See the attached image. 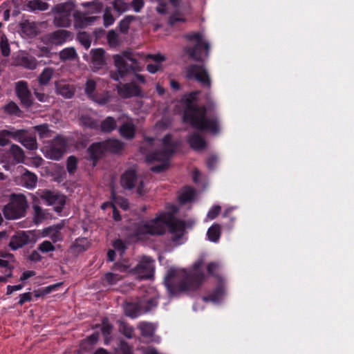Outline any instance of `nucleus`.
<instances>
[{
	"label": "nucleus",
	"mask_w": 354,
	"mask_h": 354,
	"mask_svg": "<svg viewBox=\"0 0 354 354\" xmlns=\"http://www.w3.org/2000/svg\"><path fill=\"white\" fill-rule=\"evenodd\" d=\"M31 300V295L30 292H25L19 296V304L20 305H23L26 301H30Z\"/></svg>",
	"instance_id": "62"
},
{
	"label": "nucleus",
	"mask_w": 354,
	"mask_h": 354,
	"mask_svg": "<svg viewBox=\"0 0 354 354\" xmlns=\"http://www.w3.org/2000/svg\"><path fill=\"white\" fill-rule=\"evenodd\" d=\"M26 207L27 201L24 195H13L10 202L3 208L4 216L7 219H17L23 217Z\"/></svg>",
	"instance_id": "7"
},
{
	"label": "nucleus",
	"mask_w": 354,
	"mask_h": 354,
	"mask_svg": "<svg viewBox=\"0 0 354 354\" xmlns=\"http://www.w3.org/2000/svg\"><path fill=\"white\" fill-rule=\"evenodd\" d=\"M104 151H106L104 142L93 143L88 149L89 159L94 162V165H95L96 160L101 157Z\"/></svg>",
	"instance_id": "22"
},
{
	"label": "nucleus",
	"mask_w": 354,
	"mask_h": 354,
	"mask_svg": "<svg viewBox=\"0 0 354 354\" xmlns=\"http://www.w3.org/2000/svg\"><path fill=\"white\" fill-rule=\"evenodd\" d=\"M157 304L155 297L144 299L136 304H126L124 306V310L127 316L134 318L138 317L143 310L145 312L151 310L157 306Z\"/></svg>",
	"instance_id": "12"
},
{
	"label": "nucleus",
	"mask_w": 354,
	"mask_h": 354,
	"mask_svg": "<svg viewBox=\"0 0 354 354\" xmlns=\"http://www.w3.org/2000/svg\"><path fill=\"white\" fill-rule=\"evenodd\" d=\"M3 259H0V267L10 268V263L13 261V256L10 254H6L3 257ZM11 275L10 269H8V277Z\"/></svg>",
	"instance_id": "49"
},
{
	"label": "nucleus",
	"mask_w": 354,
	"mask_h": 354,
	"mask_svg": "<svg viewBox=\"0 0 354 354\" xmlns=\"http://www.w3.org/2000/svg\"><path fill=\"white\" fill-rule=\"evenodd\" d=\"M54 74V70L52 68H45L38 77V81L40 85H46L51 80Z\"/></svg>",
	"instance_id": "32"
},
{
	"label": "nucleus",
	"mask_w": 354,
	"mask_h": 354,
	"mask_svg": "<svg viewBox=\"0 0 354 354\" xmlns=\"http://www.w3.org/2000/svg\"><path fill=\"white\" fill-rule=\"evenodd\" d=\"M77 39L82 45L84 46L86 49L91 46V39L90 36L85 32L79 33L77 35Z\"/></svg>",
	"instance_id": "46"
},
{
	"label": "nucleus",
	"mask_w": 354,
	"mask_h": 354,
	"mask_svg": "<svg viewBox=\"0 0 354 354\" xmlns=\"http://www.w3.org/2000/svg\"><path fill=\"white\" fill-rule=\"evenodd\" d=\"M192 48L187 50L188 54L196 61H203L209 55V44L201 32L189 34L187 36Z\"/></svg>",
	"instance_id": "6"
},
{
	"label": "nucleus",
	"mask_w": 354,
	"mask_h": 354,
	"mask_svg": "<svg viewBox=\"0 0 354 354\" xmlns=\"http://www.w3.org/2000/svg\"><path fill=\"white\" fill-rule=\"evenodd\" d=\"M19 64L29 69H34L37 66L36 59L30 56H22Z\"/></svg>",
	"instance_id": "38"
},
{
	"label": "nucleus",
	"mask_w": 354,
	"mask_h": 354,
	"mask_svg": "<svg viewBox=\"0 0 354 354\" xmlns=\"http://www.w3.org/2000/svg\"><path fill=\"white\" fill-rule=\"evenodd\" d=\"M113 58L118 72L111 73V76L116 81H118L125 73L130 71H140V68L131 51H124L120 54L114 55Z\"/></svg>",
	"instance_id": "5"
},
{
	"label": "nucleus",
	"mask_w": 354,
	"mask_h": 354,
	"mask_svg": "<svg viewBox=\"0 0 354 354\" xmlns=\"http://www.w3.org/2000/svg\"><path fill=\"white\" fill-rule=\"evenodd\" d=\"M139 328L142 336L146 337H151L155 331V326L150 323L143 322L140 324Z\"/></svg>",
	"instance_id": "35"
},
{
	"label": "nucleus",
	"mask_w": 354,
	"mask_h": 354,
	"mask_svg": "<svg viewBox=\"0 0 354 354\" xmlns=\"http://www.w3.org/2000/svg\"><path fill=\"white\" fill-rule=\"evenodd\" d=\"M72 35L66 30H58L46 36L45 41L48 45H62L67 40L71 39Z\"/></svg>",
	"instance_id": "17"
},
{
	"label": "nucleus",
	"mask_w": 354,
	"mask_h": 354,
	"mask_svg": "<svg viewBox=\"0 0 354 354\" xmlns=\"http://www.w3.org/2000/svg\"><path fill=\"white\" fill-rule=\"evenodd\" d=\"M41 138H46L51 137V131L48 129L46 124H41L33 127Z\"/></svg>",
	"instance_id": "43"
},
{
	"label": "nucleus",
	"mask_w": 354,
	"mask_h": 354,
	"mask_svg": "<svg viewBox=\"0 0 354 354\" xmlns=\"http://www.w3.org/2000/svg\"><path fill=\"white\" fill-rule=\"evenodd\" d=\"M219 268V265L216 263H211L207 266V270L210 274H215Z\"/></svg>",
	"instance_id": "63"
},
{
	"label": "nucleus",
	"mask_w": 354,
	"mask_h": 354,
	"mask_svg": "<svg viewBox=\"0 0 354 354\" xmlns=\"http://www.w3.org/2000/svg\"><path fill=\"white\" fill-rule=\"evenodd\" d=\"M16 92L17 96L25 106L28 107L31 105V94L26 82L21 81L17 83Z\"/></svg>",
	"instance_id": "20"
},
{
	"label": "nucleus",
	"mask_w": 354,
	"mask_h": 354,
	"mask_svg": "<svg viewBox=\"0 0 354 354\" xmlns=\"http://www.w3.org/2000/svg\"><path fill=\"white\" fill-rule=\"evenodd\" d=\"M189 142L194 150H201L205 147V142L198 133H194L189 139Z\"/></svg>",
	"instance_id": "30"
},
{
	"label": "nucleus",
	"mask_w": 354,
	"mask_h": 354,
	"mask_svg": "<svg viewBox=\"0 0 354 354\" xmlns=\"http://www.w3.org/2000/svg\"><path fill=\"white\" fill-rule=\"evenodd\" d=\"M208 239L212 242H217L221 236V226L214 224L211 226L207 232Z\"/></svg>",
	"instance_id": "33"
},
{
	"label": "nucleus",
	"mask_w": 354,
	"mask_h": 354,
	"mask_svg": "<svg viewBox=\"0 0 354 354\" xmlns=\"http://www.w3.org/2000/svg\"><path fill=\"white\" fill-rule=\"evenodd\" d=\"M111 98V95L109 94V92H104L102 94L97 95L95 98H93V100L95 102L103 105L106 104L110 101Z\"/></svg>",
	"instance_id": "47"
},
{
	"label": "nucleus",
	"mask_w": 354,
	"mask_h": 354,
	"mask_svg": "<svg viewBox=\"0 0 354 354\" xmlns=\"http://www.w3.org/2000/svg\"><path fill=\"white\" fill-rule=\"evenodd\" d=\"M104 50L102 48L92 49L90 52V57L84 55V58L92 64L93 71L102 68L105 64Z\"/></svg>",
	"instance_id": "16"
},
{
	"label": "nucleus",
	"mask_w": 354,
	"mask_h": 354,
	"mask_svg": "<svg viewBox=\"0 0 354 354\" xmlns=\"http://www.w3.org/2000/svg\"><path fill=\"white\" fill-rule=\"evenodd\" d=\"M168 207L171 210L160 212L151 220L138 223L133 231L132 241H147L151 236L162 234L166 227H169L174 244L183 243L185 240V223L174 218L173 214L177 211L175 205H171Z\"/></svg>",
	"instance_id": "1"
},
{
	"label": "nucleus",
	"mask_w": 354,
	"mask_h": 354,
	"mask_svg": "<svg viewBox=\"0 0 354 354\" xmlns=\"http://www.w3.org/2000/svg\"><path fill=\"white\" fill-rule=\"evenodd\" d=\"M27 7L30 10H46L48 8V3L40 0H33L28 2Z\"/></svg>",
	"instance_id": "36"
},
{
	"label": "nucleus",
	"mask_w": 354,
	"mask_h": 354,
	"mask_svg": "<svg viewBox=\"0 0 354 354\" xmlns=\"http://www.w3.org/2000/svg\"><path fill=\"white\" fill-rule=\"evenodd\" d=\"M147 58L153 59L156 63L149 64L147 66L148 72L150 73H156L162 70V62L165 60V57L161 54L148 55Z\"/></svg>",
	"instance_id": "23"
},
{
	"label": "nucleus",
	"mask_w": 354,
	"mask_h": 354,
	"mask_svg": "<svg viewBox=\"0 0 354 354\" xmlns=\"http://www.w3.org/2000/svg\"><path fill=\"white\" fill-rule=\"evenodd\" d=\"M75 9L72 1L57 5L53 9L54 23L57 26L68 27L71 25V15Z\"/></svg>",
	"instance_id": "9"
},
{
	"label": "nucleus",
	"mask_w": 354,
	"mask_h": 354,
	"mask_svg": "<svg viewBox=\"0 0 354 354\" xmlns=\"http://www.w3.org/2000/svg\"><path fill=\"white\" fill-rule=\"evenodd\" d=\"M76 56L77 54L73 48H66L59 53V57L62 60L72 59Z\"/></svg>",
	"instance_id": "44"
},
{
	"label": "nucleus",
	"mask_w": 354,
	"mask_h": 354,
	"mask_svg": "<svg viewBox=\"0 0 354 354\" xmlns=\"http://www.w3.org/2000/svg\"><path fill=\"white\" fill-rule=\"evenodd\" d=\"M121 185L125 189H136L137 194L143 195L146 193L145 182L141 177L136 175L134 168L127 169L121 176Z\"/></svg>",
	"instance_id": "11"
},
{
	"label": "nucleus",
	"mask_w": 354,
	"mask_h": 354,
	"mask_svg": "<svg viewBox=\"0 0 354 354\" xmlns=\"http://www.w3.org/2000/svg\"><path fill=\"white\" fill-rule=\"evenodd\" d=\"M115 127L116 122L111 117H108L101 124V130L104 132H110L115 129Z\"/></svg>",
	"instance_id": "37"
},
{
	"label": "nucleus",
	"mask_w": 354,
	"mask_h": 354,
	"mask_svg": "<svg viewBox=\"0 0 354 354\" xmlns=\"http://www.w3.org/2000/svg\"><path fill=\"white\" fill-rule=\"evenodd\" d=\"M21 32L30 37L35 36L37 33L35 24L29 21H25L21 24Z\"/></svg>",
	"instance_id": "34"
},
{
	"label": "nucleus",
	"mask_w": 354,
	"mask_h": 354,
	"mask_svg": "<svg viewBox=\"0 0 354 354\" xmlns=\"http://www.w3.org/2000/svg\"><path fill=\"white\" fill-rule=\"evenodd\" d=\"M0 49L3 55L8 56L10 55V46L7 38L4 36L1 37Z\"/></svg>",
	"instance_id": "50"
},
{
	"label": "nucleus",
	"mask_w": 354,
	"mask_h": 354,
	"mask_svg": "<svg viewBox=\"0 0 354 354\" xmlns=\"http://www.w3.org/2000/svg\"><path fill=\"white\" fill-rule=\"evenodd\" d=\"M119 95L124 98H129L136 96H142V89L133 82L117 86Z\"/></svg>",
	"instance_id": "18"
},
{
	"label": "nucleus",
	"mask_w": 354,
	"mask_h": 354,
	"mask_svg": "<svg viewBox=\"0 0 354 354\" xmlns=\"http://www.w3.org/2000/svg\"><path fill=\"white\" fill-rule=\"evenodd\" d=\"M77 165V160L75 156H70L67 160V170L70 174L75 171Z\"/></svg>",
	"instance_id": "52"
},
{
	"label": "nucleus",
	"mask_w": 354,
	"mask_h": 354,
	"mask_svg": "<svg viewBox=\"0 0 354 354\" xmlns=\"http://www.w3.org/2000/svg\"><path fill=\"white\" fill-rule=\"evenodd\" d=\"M57 93L66 98H71L74 94V89L63 81L55 83Z\"/></svg>",
	"instance_id": "25"
},
{
	"label": "nucleus",
	"mask_w": 354,
	"mask_h": 354,
	"mask_svg": "<svg viewBox=\"0 0 354 354\" xmlns=\"http://www.w3.org/2000/svg\"><path fill=\"white\" fill-rule=\"evenodd\" d=\"M37 240V231H21L12 236L9 245L12 250H16L26 244L35 243Z\"/></svg>",
	"instance_id": "13"
},
{
	"label": "nucleus",
	"mask_w": 354,
	"mask_h": 354,
	"mask_svg": "<svg viewBox=\"0 0 354 354\" xmlns=\"http://www.w3.org/2000/svg\"><path fill=\"white\" fill-rule=\"evenodd\" d=\"M107 41L111 47H116L120 44V40L118 33L113 30H109L107 33Z\"/></svg>",
	"instance_id": "42"
},
{
	"label": "nucleus",
	"mask_w": 354,
	"mask_h": 354,
	"mask_svg": "<svg viewBox=\"0 0 354 354\" xmlns=\"http://www.w3.org/2000/svg\"><path fill=\"white\" fill-rule=\"evenodd\" d=\"M176 149V144L167 135L162 140L157 138H146L140 147L141 152L145 155L146 161L156 164L151 168L154 172H161L169 166V160Z\"/></svg>",
	"instance_id": "3"
},
{
	"label": "nucleus",
	"mask_w": 354,
	"mask_h": 354,
	"mask_svg": "<svg viewBox=\"0 0 354 354\" xmlns=\"http://www.w3.org/2000/svg\"><path fill=\"white\" fill-rule=\"evenodd\" d=\"M187 77L191 80H196L202 85L209 86L210 79L207 70L203 66L192 65L187 70Z\"/></svg>",
	"instance_id": "15"
},
{
	"label": "nucleus",
	"mask_w": 354,
	"mask_h": 354,
	"mask_svg": "<svg viewBox=\"0 0 354 354\" xmlns=\"http://www.w3.org/2000/svg\"><path fill=\"white\" fill-rule=\"evenodd\" d=\"M198 94V92L192 93L180 102L183 120L196 129L216 134L219 131V124L216 118H210L205 109L197 107L195 101Z\"/></svg>",
	"instance_id": "4"
},
{
	"label": "nucleus",
	"mask_w": 354,
	"mask_h": 354,
	"mask_svg": "<svg viewBox=\"0 0 354 354\" xmlns=\"http://www.w3.org/2000/svg\"><path fill=\"white\" fill-rule=\"evenodd\" d=\"M81 124L84 127L90 128H95L97 127L96 122L88 116H82L81 118Z\"/></svg>",
	"instance_id": "55"
},
{
	"label": "nucleus",
	"mask_w": 354,
	"mask_h": 354,
	"mask_svg": "<svg viewBox=\"0 0 354 354\" xmlns=\"http://www.w3.org/2000/svg\"><path fill=\"white\" fill-rule=\"evenodd\" d=\"M113 6L118 12H122L127 9V4L122 0H115Z\"/></svg>",
	"instance_id": "59"
},
{
	"label": "nucleus",
	"mask_w": 354,
	"mask_h": 354,
	"mask_svg": "<svg viewBox=\"0 0 354 354\" xmlns=\"http://www.w3.org/2000/svg\"><path fill=\"white\" fill-rule=\"evenodd\" d=\"M32 198L36 201L40 198L46 202L48 205L53 206L56 212H61L66 204V196L55 191L48 189H39L32 195Z\"/></svg>",
	"instance_id": "8"
},
{
	"label": "nucleus",
	"mask_w": 354,
	"mask_h": 354,
	"mask_svg": "<svg viewBox=\"0 0 354 354\" xmlns=\"http://www.w3.org/2000/svg\"><path fill=\"white\" fill-rule=\"evenodd\" d=\"M104 26L108 27L111 26L114 21L115 18L112 14V9L111 8H106L104 10L103 15Z\"/></svg>",
	"instance_id": "45"
},
{
	"label": "nucleus",
	"mask_w": 354,
	"mask_h": 354,
	"mask_svg": "<svg viewBox=\"0 0 354 354\" xmlns=\"http://www.w3.org/2000/svg\"><path fill=\"white\" fill-rule=\"evenodd\" d=\"M34 212H35V221L36 223L41 222L45 217V213L44 210L38 205H35L33 206Z\"/></svg>",
	"instance_id": "51"
},
{
	"label": "nucleus",
	"mask_w": 354,
	"mask_h": 354,
	"mask_svg": "<svg viewBox=\"0 0 354 354\" xmlns=\"http://www.w3.org/2000/svg\"><path fill=\"white\" fill-rule=\"evenodd\" d=\"M104 145L106 147V150L112 153H118L124 147L123 143L118 140H109L104 142Z\"/></svg>",
	"instance_id": "31"
},
{
	"label": "nucleus",
	"mask_w": 354,
	"mask_h": 354,
	"mask_svg": "<svg viewBox=\"0 0 354 354\" xmlns=\"http://www.w3.org/2000/svg\"><path fill=\"white\" fill-rule=\"evenodd\" d=\"M203 259H198L192 266L190 271L185 269L171 268L165 277V285L171 296L180 292H190L199 288L205 277L201 271Z\"/></svg>",
	"instance_id": "2"
},
{
	"label": "nucleus",
	"mask_w": 354,
	"mask_h": 354,
	"mask_svg": "<svg viewBox=\"0 0 354 354\" xmlns=\"http://www.w3.org/2000/svg\"><path fill=\"white\" fill-rule=\"evenodd\" d=\"M122 278V276L117 273H108L105 276V279L109 284H114Z\"/></svg>",
	"instance_id": "57"
},
{
	"label": "nucleus",
	"mask_w": 354,
	"mask_h": 354,
	"mask_svg": "<svg viewBox=\"0 0 354 354\" xmlns=\"http://www.w3.org/2000/svg\"><path fill=\"white\" fill-rule=\"evenodd\" d=\"M62 283H55V284H53V285H50L48 286H46L45 288H44L42 290H41V295H48L55 290H57V288L61 285Z\"/></svg>",
	"instance_id": "61"
},
{
	"label": "nucleus",
	"mask_w": 354,
	"mask_h": 354,
	"mask_svg": "<svg viewBox=\"0 0 354 354\" xmlns=\"http://www.w3.org/2000/svg\"><path fill=\"white\" fill-rule=\"evenodd\" d=\"M25 171L22 176V182L24 187L28 189H33L36 187L37 178L32 174L21 167V171Z\"/></svg>",
	"instance_id": "26"
},
{
	"label": "nucleus",
	"mask_w": 354,
	"mask_h": 354,
	"mask_svg": "<svg viewBox=\"0 0 354 354\" xmlns=\"http://www.w3.org/2000/svg\"><path fill=\"white\" fill-rule=\"evenodd\" d=\"M39 250L42 252H48L55 250L54 245L48 241L42 242L39 245Z\"/></svg>",
	"instance_id": "53"
},
{
	"label": "nucleus",
	"mask_w": 354,
	"mask_h": 354,
	"mask_svg": "<svg viewBox=\"0 0 354 354\" xmlns=\"http://www.w3.org/2000/svg\"><path fill=\"white\" fill-rule=\"evenodd\" d=\"M23 133V130L14 131L13 129H10L0 131V145H6L10 138L19 139Z\"/></svg>",
	"instance_id": "24"
},
{
	"label": "nucleus",
	"mask_w": 354,
	"mask_h": 354,
	"mask_svg": "<svg viewBox=\"0 0 354 354\" xmlns=\"http://www.w3.org/2000/svg\"><path fill=\"white\" fill-rule=\"evenodd\" d=\"M96 88V82L93 80H88L85 86V93L90 99L93 100V98L97 95L95 93Z\"/></svg>",
	"instance_id": "39"
},
{
	"label": "nucleus",
	"mask_w": 354,
	"mask_h": 354,
	"mask_svg": "<svg viewBox=\"0 0 354 354\" xmlns=\"http://www.w3.org/2000/svg\"><path fill=\"white\" fill-rule=\"evenodd\" d=\"M62 228V225L58 224L44 228L40 231H37L38 234V239L40 238L48 236L54 243L60 241L63 238V236L60 232Z\"/></svg>",
	"instance_id": "19"
},
{
	"label": "nucleus",
	"mask_w": 354,
	"mask_h": 354,
	"mask_svg": "<svg viewBox=\"0 0 354 354\" xmlns=\"http://www.w3.org/2000/svg\"><path fill=\"white\" fill-rule=\"evenodd\" d=\"M10 152L17 162H22L24 160V153L23 150L17 145H12Z\"/></svg>",
	"instance_id": "41"
},
{
	"label": "nucleus",
	"mask_w": 354,
	"mask_h": 354,
	"mask_svg": "<svg viewBox=\"0 0 354 354\" xmlns=\"http://www.w3.org/2000/svg\"><path fill=\"white\" fill-rule=\"evenodd\" d=\"M114 250L120 256L123 254L126 250L124 243L120 240H116L113 243Z\"/></svg>",
	"instance_id": "54"
},
{
	"label": "nucleus",
	"mask_w": 354,
	"mask_h": 354,
	"mask_svg": "<svg viewBox=\"0 0 354 354\" xmlns=\"http://www.w3.org/2000/svg\"><path fill=\"white\" fill-rule=\"evenodd\" d=\"M5 111L10 114H17L19 108L14 102H10L5 106Z\"/></svg>",
	"instance_id": "60"
},
{
	"label": "nucleus",
	"mask_w": 354,
	"mask_h": 354,
	"mask_svg": "<svg viewBox=\"0 0 354 354\" xmlns=\"http://www.w3.org/2000/svg\"><path fill=\"white\" fill-rule=\"evenodd\" d=\"M133 19L134 17L132 16H127L124 19H122L119 24L120 32L126 33L128 31L129 28V25L133 20Z\"/></svg>",
	"instance_id": "48"
},
{
	"label": "nucleus",
	"mask_w": 354,
	"mask_h": 354,
	"mask_svg": "<svg viewBox=\"0 0 354 354\" xmlns=\"http://www.w3.org/2000/svg\"><path fill=\"white\" fill-rule=\"evenodd\" d=\"M113 205H115V207L117 206H119L124 210L127 209L128 207H129L128 202L126 199H124L123 198H118V197H115V196H114V199H113Z\"/></svg>",
	"instance_id": "56"
},
{
	"label": "nucleus",
	"mask_w": 354,
	"mask_h": 354,
	"mask_svg": "<svg viewBox=\"0 0 354 354\" xmlns=\"http://www.w3.org/2000/svg\"><path fill=\"white\" fill-rule=\"evenodd\" d=\"M143 0H133L132 2V6L136 12H139L143 7Z\"/></svg>",
	"instance_id": "64"
},
{
	"label": "nucleus",
	"mask_w": 354,
	"mask_h": 354,
	"mask_svg": "<svg viewBox=\"0 0 354 354\" xmlns=\"http://www.w3.org/2000/svg\"><path fill=\"white\" fill-rule=\"evenodd\" d=\"M21 136H22V134ZM18 140L28 149L34 150L37 148V143L35 138L26 137L21 139V136H20V138Z\"/></svg>",
	"instance_id": "40"
},
{
	"label": "nucleus",
	"mask_w": 354,
	"mask_h": 354,
	"mask_svg": "<svg viewBox=\"0 0 354 354\" xmlns=\"http://www.w3.org/2000/svg\"><path fill=\"white\" fill-rule=\"evenodd\" d=\"M196 197L195 191L190 187H185L180 190L178 199L181 203H185L194 201Z\"/></svg>",
	"instance_id": "28"
},
{
	"label": "nucleus",
	"mask_w": 354,
	"mask_h": 354,
	"mask_svg": "<svg viewBox=\"0 0 354 354\" xmlns=\"http://www.w3.org/2000/svg\"><path fill=\"white\" fill-rule=\"evenodd\" d=\"M120 135L127 139H131L135 134V127L131 122H127L120 128Z\"/></svg>",
	"instance_id": "29"
},
{
	"label": "nucleus",
	"mask_w": 354,
	"mask_h": 354,
	"mask_svg": "<svg viewBox=\"0 0 354 354\" xmlns=\"http://www.w3.org/2000/svg\"><path fill=\"white\" fill-rule=\"evenodd\" d=\"M67 140L62 136H56L43 149L44 156L51 160H58L66 152Z\"/></svg>",
	"instance_id": "10"
},
{
	"label": "nucleus",
	"mask_w": 354,
	"mask_h": 354,
	"mask_svg": "<svg viewBox=\"0 0 354 354\" xmlns=\"http://www.w3.org/2000/svg\"><path fill=\"white\" fill-rule=\"evenodd\" d=\"M133 272L140 279L151 278L154 272L153 261L149 257H144Z\"/></svg>",
	"instance_id": "14"
},
{
	"label": "nucleus",
	"mask_w": 354,
	"mask_h": 354,
	"mask_svg": "<svg viewBox=\"0 0 354 354\" xmlns=\"http://www.w3.org/2000/svg\"><path fill=\"white\" fill-rule=\"evenodd\" d=\"M74 26L77 28H84L92 24L97 19L96 17H87L82 15L79 12L73 13Z\"/></svg>",
	"instance_id": "21"
},
{
	"label": "nucleus",
	"mask_w": 354,
	"mask_h": 354,
	"mask_svg": "<svg viewBox=\"0 0 354 354\" xmlns=\"http://www.w3.org/2000/svg\"><path fill=\"white\" fill-rule=\"evenodd\" d=\"M221 211L220 206H213L207 214V218L209 220L215 218Z\"/></svg>",
	"instance_id": "58"
},
{
	"label": "nucleus",
	"mask_w": 354,
	"mask_h": 354,
	"mask_svg": "<svg viewBox=\"0 0 354 354\" xmlns=\"http://www.w3.org/2000/svg\"><path fill=\"white\" fill-rule=\"evenodd\" d=\"M225 291L223 286L218 288L212 295L209 297H204L201 301V302H207L212 301L213 304H218L222 299L224 298Z\"/></svg>",
	"instance_id": "27"
}]
</instances>
